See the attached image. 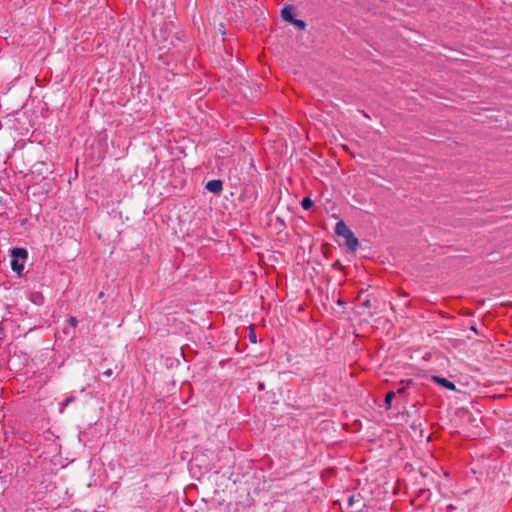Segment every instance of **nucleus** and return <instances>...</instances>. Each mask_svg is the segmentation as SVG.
I'll list each match as a JSON object with an SVG mask.
<instances>
[{
	"mask_svg": "<svg viewBox=\"0 0 512 512\" xmlns=\"http://www.w3.org/2000/svg\"><path fill=\"white\" fill-rule=\"evenodd\" d=\"M394 397H395L394 391L387 392V394L385 396V404H386L387 409H389L391 407V402Z\"/></svg>",
	"mask_w": 512,
	"mask_h": 512,
	"instance_id": "9d476101",
	"label": "nucleus"
},
{
	"mask_svg": "<svg viewBox=\"0 0 512 512\" xmlns=\"http://www.w3.org/2000/svg\"><path fill=\"white\" fill-rule=\"evenodd\" d=\"M432 381L439 384L440 386L448 389V390H451V391H455L456 390V385L449 381L448 379L444 378V377H440V376H436V375H433L431 377Z\"/></svg>",
	"mask_w": 512,
	"mask_h": 512,
	"instance_id": "7ed1b4c3",
	"label": "nucleus"
},
{
	"mask_svg": "<svg viewBox=\"0 0 512 512\" xmlns=\"http://www.w3.org/2000/svg\"><path fill=\"white\" fill-rule=\"evenodd\" d=\"M112 374H113L112 369H107L106 371H104L102 373V375L105 376V377H110Z\"/></svg>",
	"mask_w": 512,
	"mask_h": 512,
	"instance_id": "2eb2a0df",
	"label": "nucleus"
},
{
	"mask_svg": "<svg viewBox=\"0 0 512 512\" xmlns=\"http://www.w3.org/2000/svg\"><path fill=\"white\" fill-rule=\"evenodd\" d=\"M68 323L70 324V326H72V327H76V326H77L78 321H77V319H76L75 317H70V318L68 319Z\"/></svg>",
	"mask_w": 512,
	"mask_h": 512,
	"instance_id": "ddd939ff",
	"label": "nucleus"
},
{
	"mask_svg": "<svg viewBox=\"0 0 512 512\" xmlns=\"http://www.w3.org/2000/svg\"><path fill=\"white\" fill-rule=\"evenodd\" d=\"M348 506L355 508L357 511H361L363 504L360 495H351L348 497Z\"/></svg>",
	"mask_w": 512,
	"mask_h": 512,
	"instance_id": "39448f33",
	"label": "nucleus"
},
{
	"mask_svg": "<svg viewBox=\"0 0 512 512\" xmlns=\"http://www.w3.org/2000/svg\"><path fill=\"white\" fill-rule=\"evenodd\" d=\"M205 189L214 194H220L223 190V182L220 179H213L206 183Z\"/></svg>",
	"mask_w": 512,
	"mask_h": 512,
	"instance_id": "f03ea898",
	"label": "nucleus"
},
{
	"mask_svg": "<svg viewBox=\"0 0 512 512\" xmlns=\"http://www.w3.org/2000/svg\"><path fill=\"white\" fill-rule=\"evenodd\" d=\"M291 24H293L294 26H296L300 30H304L306 28V22L303 21V20H299V19H295L294 18L293 21L291 22Z\"/></svg>",
	"mask_w": 512,
	"mask_h": 512,
	"instance_id": "9b49d317",
	"label": "nucleus"
},
{
	"mask_svg": "<svg viewBox=\"0 0 512 512\" xmlns=\"http://www.w3.org/2000/svg\"><path fill=\"white\" fill-rule=\"evenodd\" d=\"M301 206L304 210H309L313 206V201L309 197H304L301 201Z\"/></svg>",
	"mask_w": 512,
	"mask_h": 512,
	"instance_id": "1a4fd4ad",
	"label": "nucleus"
},
{
	"mask_svg": "<svg viewBox=\"0 0 512 512\" xmlns=\"http://www.w3.org/2000/svg\"><path fill=\"white\" fill-rule=\"evenodd\" d=\"M76 400L75 396L71 395L69 397H67L65 400H63L60 405V413H63L64 409L71 403H73L74 401Z\"/></svg>",
	"mask_w": 512,
	"mask_h": 512,
	"instance_id": "6e6552de",
	"label": "nucleus"
},
{
	"mask_svg": "<svg viewBox=\"0 0 512 512\" xmlns=\"http://www.w3.org/2000/svg\"><path fill=\"white\" fill-rule=\"evenodd\" d=\"M258 389L259 390H263L264 389V384L263 383H259L258 384Z\"/></svg>",
	"mask_w": 512,
	"mask_h": 512,
	"instance_id": "f3484780",
	"label": "nucleus"
},
{
	"mask_svg": "<svg viewBox=\"0 0 512 512\" xmlns=\"http://www.w3.org/2000/svg\"><path fill=\"white\" fill-rule=\"evenodd\" d=\"M11 268L18 276H22L24 270V263L28 257V252L25 248H13L11 250Z\"/></svg>",
	"mask_w": 512,
	"mask_h": 512,
	"instance_id": "f257e3e1",
	"label": "nucleus"
},
{
	"mask_svg": "<svg viewBox=\"0 0 512 512\" xmlns=\"http://www.w3.org/2000/svg\"><path fill=\"white\" fill-rule=\"evenodd\" d=\"M405 390H406V386H402V387H400V388H398V389H397V393H398V394H402V393H404V392H405Z\"/></svg>",
	"mask_w": 512,
	"mask_h": 512,
	"instance_id": "dca6fc26",
	"label": "nucleus"
},
{
	"mask_svg": "<svg viewBox=\"0 0 512 512\" xmlns=\"http://www.w3.org/2000/svg\"><path fill=\"white\" fill-rule=\"evenodd\" d=\"M281 17L284 21L291 23L294 19L292 15V6H284L281 10Z\"/></svg>",
	"mask_w": 512,
	"mask_h": 512,
	"instance_id": "0eeeda50",
	"label": "nucleus"
},
{
	"mask_svg": "<svg viewBox=\"0 0 512 512\" xmlns=\"http://www.w3.org/2000/svg\"><path fill=\"white\" fill-rule=\"evenodd\" d=\"M351 232H352L351 229L345 224L344 221L341 220V221L336 223L335 233L338 236H341V237L345 238Z\"/></svg>",
	"mask_w": 512,
	"mask_h": 512,
	"instance_id": "20e7f679",
	"label": "nucleus"
},
{
	"mask_svg": "<svg viewBox=\"0 0 512 512\" xmlns=\"http://www.w3.org/2000/svg\"><path fill=\"white\" fill-rule=\"evenodd\" d=\"M412 383H413V381H412L411 379H408V380L406 381L407 386H408V385H410V384H412Z\"/></svg>",
	"mask_w": 512,
	"mask_h": 512,
	"instance_id": "a211bd4d",
	"label": "nucleus"
},
{
	"mask_svg": "<svg viewBox=\"0 0 512 512\" xmlns=\"http://www.w3.org/2000/svg\"><path fill=\"white\" fill-rule=\"evenodd\" d=\"M345 244L351 251H356L359 246V241L355 237L354 233L351 232L345 237Z\"/></svg>",
	"mask_w": 512,
	"mask_h": 512,
	"instance_id": "423d86ee",
	"label": "nucleus"
},
{
	"mask_svg": "<svg viewBox=\"0 0 512 512\" xmlns=\"http://www.w3.org/2000/svg\"><path fill=\"white\" fill-rule=\"evenodd\" d=\"M362 307H365V308H370L371 307V301L370 299H366L362 302L361 304Z\"/></svg>",
	"mask_w": 512,
	"mask_h": 512,
	"instance_id": "4468645a",
	"label": "nucleus"
},
{
	"mask_svg": "<svg viewBox=\"0 0 512 512\" xmlns=\"http://www.w3.org/2000/svg\"><path fill=\"white\" fill-rule=\"evenodd\" d=\"M249 340L252 343H256L257 342L256 334H255V332L253 330H251L250 333H249Z\"/></svg>",
	"mask_w": 512,
	"mask_h": 512,
	"instance_id": "f8f14e48",
	"label": "nucleus"
}]
</instances>
